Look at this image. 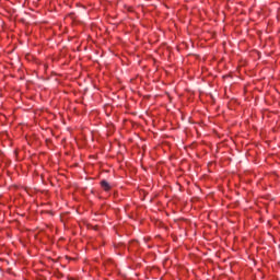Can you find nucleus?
<instances>
[{
  "label": "nucleus",
  "instance_id": "obj_1",
  "mask_svg": "<svg viewBox=\"0 0 280 280\" xmlns=\"http://www.w3.org/2000/svg\"><path fill=\"white\" fill-rule=\"evenodd\" d=\"M101 186H102V188H103L105 191H109V189H110V184H108V182H106V180H102V182H101Z\"/></svg>",
  "mask_w": 280,
  "mask_h": 280
}]
</instances>
